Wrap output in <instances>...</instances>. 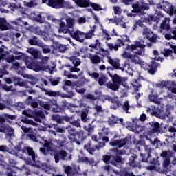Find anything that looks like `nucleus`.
I'll return each mask as SVG.
<instances>
[{"mask_svg": "<svg viewBox=\"0 0 176 176\" xmlns=\"http://www.w3.org/2000/svg\"><path fill=\"white\" fill-rule=\"evenodd\" d=\"M13 148L14 147L12 146V148H8L6 145H1L0 146V152L8 153L21 158L24 154H26L27 151L28 155L31 156L32 162H34L32 163V162H30L27 161L26 163L28 165H31L38 168H41L45 170V173L51 170V167L50 165L47 164H41L40 162L39 157L35 155V153L32 148L25 147L23 144H19L18 146L15 147L14 150H12Z\"/></svg>", "mask_w": 176, "mask_h": 176, "instance_id": "nucleus-1", "label": "nucleus"}, {"mask_svg": "<svg viewBox=\"0 0 176 176\" xmlns=\"http://www.w3.org/2000/svg\"><path fill=\"white\" fill-rule=\"evenodd\" d=\"M134 45H127L126 49L124 52L122 54V57L124 58H129L131 62L134 64H138L141 66V67L145 70L148 71L151 74H154L153 71H151V66L147 65L146 63L140 60L138 56H133L131 52L138 55L143 56L145 54V43L144 41H134Z\"/></svg>", "mask_w": 176, "mask_h": 176, "instance_id": "nucleus-2", "label": "nucleus"}, {"mask_svg": "<svg viewBox=\"0 0 176 176\" xmlns=\"http://www.w3.org/2000/svg\"><path fill=\"white\" fill-rule=\"evenodd\" d=\"M39 143L45 148L47 152L51 155H54V160L56 163H58L60 160L65 161L68 160V154L64 150H60L59 146H63V144H59L58 141L52 142L45 140L43 138H41Z\"/></svg>", "mask_w": 176, "mask_h": 176, "instance_id": "nucleus-3", "label": "nucleus"}, {"mask_svg": "<svg viewBox=\"0 0 176 176\" xmlns=\"http://www.w3.org/2000/svg\"><path fill=\"white\" fill-rule=\"evenodd\" d=\"M50 58L47 56L43 57L41 59V63L36 61H32L31 58H28L25 64H26L28 69L35 71L36 72L45 71L47 72H52L54 69L53 67H50V66L46 65L48 63Z\"/></svg>", "mask_w": 176, "mask_h": 176, "instance_id": "nucleus-4", "label": "nucleus"}, {"mask_svg": "<svg viewBox=\"0 0 176 176\" xmlns=\"http://www.w3.org/2000/svg\"><path fill=\"white\" fill-rule=\"evenodd\" d=\"M109 76L111 78H112V82H108L106 84V86H107L108 88L113 91H116L118 89V85H120L122 86H124V87L126 89H129L130 85L127 84L126 78H122L120 76H119L118 74H114L113 76L112 74H109Z\"/></svg>", "mask_w": 176, "mask_h": 176, "instance_id": "nucleus-5", "label": "nucleus"}, {"mask_svg": "<svg viewBox=\"0 0 176 176\" xmlns=\"http://www.w3.org/2000/svg\"><path fill=\"white\" fill-rule=\"evenodd\" d=\"M59 33L63 34H70L72 38H74L76 41L78 42H83L84 41V32L80 30H76L73 32L69 30L65 22H60V28H59Z\"/></svg>", "mask_w": 176, "mask_h": 176, "instance_id": "nucleus-6", "label": "nucleus"}, {"mask_svg": "<svg viewBox=\"0 0 176 176\" xmlns=\"http://www.w3.org/2000/svg\"><path fill=\"white\" fill-rule=\"evenodd\" d=\"M107 61L109 64L112 65L113 68L117 69H120L122 72H126L129 75H133V69L130 67L129 64H125L124 67H120V64L119 63L120 61L118 59H112L110 56H107Z\"/></svg>", "mask_w": 176, "mask_h": 176, "instance_id": "nucleus-7", "label": "nucleus"}, {"mask_svg": "<svg viewBox=\"0 0 176 176\" xmlns=\"http://www.w3.org/2000/svg\"><path fill=\"white\" fill-rule=\"evenodd\" d=\"M40 47L43 48L44 54H49L52 52V54L56 53L57 52H64V49L65 48V45L54 44V45H43L41 44ZM63 50H62V49Z\"/></svg>", "mask_w": 176, "mask_h": 176, "instance_id": "nucleus-8", "label": "nucleus"}, {"mask_svg": "<svg viewBox=\"0 0 176 176\" xmlns=\"http://www.w3.org/2000/svg\"><path fill=\"white\" fill-rule=\"evenodd\" d=\"M22 114L25 116H28L29 118H33L35 119L36 122H41V119L45 118V115L43 111H33L30 109L24 110L22 112Z\"/></svg>", "mask_w": 176, "mask_h": 176, "instance_id": "nucleus-9", "label": "nucleus"}, {"mask_svg": "<svg viewBox=\"0 0 176 176\" xmlns=\"http://www.w3.org/2000/svg\"><path fill=\"white\" fill-rule=\"evenodd\" d=\"M69 139L72 141V142H76L77 144L80 145V141H82L84 140V132L83 131H80L79 132V133H75V130L73 128H70L69 129Z\"/></svg>", "mask_w": 176, "mask_h": 176, "instance_id": "nucleus-10", "label": "nucleus"}, {"mask_svg": "<svg viewBox=\"0 0 176 176\" xmlns=\"http://www.w3.org/2000/svg\"><path fill=\"white\" fill-rule=\"evenodd\" d=\"M39 105L41 107H43L44 109L50 110V109L52 108L54 112L55 113L60 112L59 106L58 104H57V102L55 100H51L47 102L43 101H40Z\"/></svg>", "mask_w": 176, "mask_h": 176, "instance_id": "nucleus-11", "label": "nucleus"}, {"mask_svg": "<svg viewBox=\"0 0 176 176\" xmlns=\"http://www.w3.org/2000/svg\"><path fill=\"white\" fill-rule=\"evenodd\" d=\"M47 6L56 9H60L63 8H72V7L69 6V3L65 1V0H50L47 2Z\"/></svg>", "mask_w": 176, "mask_h": 176, "instance_id": "nucleus-12", "label": "nucleus"}, {"mask_svg": "<svg viewBox=\"0 0 176 176\" xmlns=\"http://www.w3.org/2000/svg\"><path fill=\"white\" fill-rule=\"evenodd\" d=\"M156 87H160L161 89H163L166 87L168 89V91H170L172 94H176V88H174L176 87V82L174 81H162L160 82L156 83Z\"/></svg>", "mask_w": 176, "mask_h": 176, "instance_id": "nucleus-13", "label": "nucleus"}, {"mask_svg": "<svg viewBox=\"0 0 176 176\" xmlns=\"http://www.w3.org/2000/svg\"><path fill=\"white\" fill-rule=\"evenodd\" d=\"M124 41L129 42L130 41L129 37L127 36L126 35H124V36H122V39L118 38L116 45L111 43H107V45L108 46L110 50H114L116 51H118V48H120L122 46L124 45Z\"/></svg>", "mask_w": 176, "mask_h": 176, "instance_id": "nucleus-14", "label": "nucleus"}, {"mask_svg": "<svg viewBox=\"0 0 176 176\" xmlns=\"http://www.w3.org/2000/svg\"><path fill=\"white\" fill-rule=\"evenodd\" d=\"M157 8L159 9L164 10L165 12H166L170 16H172L175 14L176 16V8H174L172 5L167 2L164 1L161 4L157 5Z\"/></svg>", "mask_w": 176, "mask_h": 176, "instance_id": "nucleus-15", "label": "nucleus"}, {"mask_svg": "<svg viewBox=\"0 0 176 176\" xmlns=\"http://www.w3.org/2000/svg\"><path fill=\"white\" fill-rule=\"evenodd\" d=\"M133 12H141L142 10H148L149 5L143 0H141L133 5Z\"/></svg>", "mask_w": 176, "mask_h": 176, "instance_id": "nucleus-16", "label": "nucleus"}, {"mask_svg": "<svg viewBox=\"0 0 176 176\" xmlns=\"http://www.w3.org/2000/svg\"><path fill=\"white\" fill-rule=\"evenodd\" d=\"M142 34L149 40L150 42L155 43L157 41V36L148 28H144Z\"/></svg>", "mask_w": 176, "mask_h": 176, "instance_id": "nucleus-17", "label": "nucleus"}, {"mask_svg": "<svg viewBox=\"0 0 176 176\" xmlns=\"http://www.w3.org/2000/svg\"><path fill=\"white\" fill-rule=\"evenodd\" d=\"M65 173H66L68 176H86L88 174V171H85L83 173H80V168L79 167H78V171L74 172L71 166H67L65 168Z\"/></svg>", "mask_w": 176, "mask_h": 176, "instance_id": "nucleus-18", "label": "nucleus"}, {"mask_svg": "<svg viewBox=\"0 0 176 176\" xmlns=\"http://www.w3.org/2000/svg\"><path fill=\"white\" fill-rule=\"evenodd\" d=\"M52 32V30L50 23H46L45 30L43 32L40 30L37 34L38 35H41L45 41H47L48 38L50 37V35Z\"/></svg>", "mask_w": 176, "mask_h": 176, "instance_id": "nucleus-19", "label": "nucleus"}, {"mask_svg": "<svg viewBox=\"0 0 176 176\" xmlns=\"http://www.w3.org/2000/svg\"><path fill=\"white\" fill-rule=\"evenodd\" d=\"M0 132L6 133V137H13L14 136V129L4 124L3 126H0Z\"/></svg>", "mask_w": 176, "mask_h": 176, "instance_id": "nucleus-20", "label": "nucleus"}, {"mask_svg": "<svg viewBox=\"0 0 176 176\" xmlns=\"http://www.w3.org/2000/svg\"><path fill=\"white\" fill-rule=\"evenodd\" d=\"M29 18L30 20L36 21L37 22L43 23L45 21V19H46V14L40 13L39 14L36 15L34 12H32L29 15Z\"/></svg>", "mask_w": 176, "mask_h": 176, "instance_id": "nucleus-21", "label": "nucleus"}, {"mask_svg": "<svg viewBox=\"0 0 176 176\" xmlns=\"http://www.w3.org/2000/svg\"><path fill=\"white\" fill-rule=\"evenodd\" d=\"M81 82L83 83L76 82L75 84L73 83L72 86H76V91L78 94H83L85 92V89L83 88H80L85 83H87L89 82L88 79H85V78H81Z\"/></svg>", "mask_w": 176, "mask_h": 176, "instance_id": "nucleus-22", "label": "nucleus"}, {"mask_svg": "<svg viewBox=\"0 0 176 176\" xmlns=\"http://www.w3.org/2000/svg\"><path fill=\"white\" fill-rule=\"evenodd\" d=\"M148 99L151 102L155 103L157 105H161L163 102V98H159L158 96L154 93V91H151V93L149 94Z\"/></svg>", "mask_w": 176, "mask_h": 176, "instance_id": "nucleus-23", "label": "nucleus"}, {"mask_svg": "<svg viewBox=\"0 0 176 176\" xmlns=\"http://www.w3.org/2000/svg\"><path fill=\"white\" fill-rule=\"evenodd\" d=\"M138 120L137 119L133 120V125L131 124V122H127L126 128L130 131L137 132L138 131V129L140 128V125H138Z\"/></svg>", "mask_w": 176, "mask_h": 176, "instance_id": "nucleus-24", "label": "nucleus"}, {"mask_svg": "<svg viewBox=\"0 0 176 176\" xmlns=\"http://www.w3.org/2000/svg\"><path fill=\"white\" fill-rule=\"evenodd\" d=\"M147 113H150V114L153 116H161L163 113L162 109H158L156 107H151V108H147Z\"/></svg>", "mask_w": 176, "mask_h": 176, "instance_id": "nucleus-25", "label": "nucleus"}, {"mask_svg": "<svg viewBox=\"0 0 176 176\" xmlns=\"http://www.w3.org/2000/svg\"><path fill=\"white\" fill-rule=\"evenodd\" d=\"M126 144V139L124 138L123 140H112L109 142V144L111 146H118V148H121L124 146Z\"/></svg>", "mask_w": 176, "mask_h": 176, "instance_id": "nucleus-26", "label": "nucleus"}, {"mask_svg": "<svg viewBox=\"0 0 176 176\" xmlns=\"http://www.w3.org/2000/svg\"><path fill=\"white\" fill-rule=\"evenodd\" d=\"M12 28V26L7 22L6 19L0 18V30L2 31L8 30Z\"/></svg>", "mask_w": 176, "mask_h": 176, "instance_id": "nucleus-27", "label": "nucleus"}, {"mask_svg": "<svg viewBox=\"0 0 176 176\" xmlns=\"http://www.w3.org/2000/svg\"><path fill=\"white\" fill-rule=\"evenodd\" d=\"M101 43L99 41L98 39H96L95 41L94 44H91V45H89V47H91L93 49H97V48H100V54H101L102 56H104V54H106V53H107V51L106 50H104V48H101Z\"/></svg>", "mask_w": 176, "mask_h": 176, "instance_id": "nucleus-28", "label": "nucleus"}, {"mask_svg": "<svg viewBox=\"0 0 176 176\" xmlns=\"http://www.w3.org/2000/svg\"><path fill=\"white\" fill-rule=\"evenodd\" d=\"M161 157L164 160V168H167L169 166L170 160V157L168 156V153L167 151H164L161 153Z\"/></svg>", "mask_w": 176, "mask_h": 176, "instance_id": "nucleus-29", "label": "nucleus"}, {"mask_svg": "<svg viewBox=\"0 0 176 176\" xmlns=\"http://www.w3.org/2000/svg\"><path fill=\"white\" fill-rule=\"evenodd\" d=\"M104 146H105V143H101L100 144V146H96L94 148H91V144L88 143L85 145V148L89 153L93 154V153L95 152L97 149H99L100 148H102Z\"/></svg>", "mask_w": 176, "mask_h": 176, "instance_id": "nucleus-30", "label": "nucleus"}, {"mask_svg": "<svg viewBox=\"0 0 176 176\" xmlns=\"http://www.w3.org/2000/svg\"><path fill=\"white\" fill-rule=\"evenodd\" d=\"M170 19L169 18H165L164 21L161 23L160 28L162 30L168 31L171 29L170 25Z\"/></svg>", "mask_w": 176, "mask_h": 176, "instance_id": "nucleus-31", "label": "nucleus"}, {"mask_svg": "<svg viewBox=\"0 0 176 176\" xmlns=\"http://www.w3.org/2000/svg\"><path fill=\"white\" fill-rule=\"evenodd\" d=\"M3 52V50L2 48H0V61L3 60L4 58H6V62L8 63H11L14 61V56L6 58L7 57L6 54H8V53L2 54Z\"/></svg>", "mask_w": 176, "mask_h": 176, "instance_id": "nucleus-32", "label": "nucleus"}, {"mask_svg": "<svg viewBox=\"0 0 176 176\" xmlns=\"http://www.w3.org/2000/svg\"><path fill=\"white\" fill-rule=\"evenodd\" d=\"M109 133V129L108 128H103L102 131L99 133V135L100 136V138H102V141L104 142H109V138L107 137Z\"/></svg>", "mask_w": 176, "mask_h": 176, "instance_id": "nucleus-33", "label": "nucleus"}, {"mask_svg": "<svg viewBox=\"0 0 176 176\" xmlns=\"http://www.w3.org/2000/svg\"><path fill=\"white\" fill-rule=\"evenodd\" d=\"M13 80L16 81L15 82V86H21L25 87L26 88H29L28 82H24L23 80H21L19 78H12Z\"/></svg>", "mask_w": 176, "mask_h": 176, "instance_id": "nucleus-34", "label": "nucleus"}, {"mask_svg": "<svg viewBox=\"0 0 176 176\" xmlns=\"http://www.w3.org/2000/svg\"><path fill=\"white\" fill-rule=\"evenodd\" d=\"M110 22L112 23H116V25H119L123 23V16H116L112 19H110Z\"/></svg>", "mask_w": 176, "mask_h": 176, "instance_id": "nucleus-35", "label": "nucleus"}, {"mask_svg": "<svg viewBox=\"0 0 176 176\" xmlns=\"http://www.w3.org/2000/svg\"><path fill=\"white\" fill-rule=\"evenodd\" d=\"M88 58L91 60L93 64H99L101 62L100 58L98 55L91 54H89Z\"/></svg>", "mask_w": 176, "mask_h": 176, "instance_id": "nucleus-36", "label": "nucleus"}, {"mask_svg": "<svg viewBox=\"0 0 176 176\" xmlns=\"http://www.w3.org/2000/svg\"><path fill=\"white\" fill-rule=\"evenodd\" d=\"M66 22H67V25H66L67 28L69 29V28L72 29V31H73L74 30V25H75V19L72 17H67V19H66Z\"/></svg>", "mask_w": 176, "mask_h": 176, "instance_id": "nucleus-37", "label": "nucleus"}, {"mask_svg": "<svg viewBox=\"0 0 176 176\" xmlns=\"http://www.w3.org/2000/svg\"><path fill=\"white\" fill-rule=\"evenodd\" d=\"M9 8H10V10L12 11L19 10V12H21L23 14H24V12H25V8H21V6H19L18 7L14 3H11L10 6H9Z\"/></svg>", "mask_w": 176, "mask_h": 176, "instance_id": "nucleus-38", "label": "nucleus"}, {"mask_svg": "<svg viewBox=\"0 0 176 176\" xmlns=\"http://www.w3.org/2000/svg\"><path fill=\"white\" fill-rule=\"evenodd\" d=\"M29 43L31 45L42 46V43L38 40L37 37H32V38L29 39Z\"/></svg>", "mask_w": 176, "mask_h": 176, "instance_id": "nucleus-39", "label": "nucleus"}, {"mask_svg": "<svg viewBox=\"0 0 176 176\" xmlns=\"http://www.w3.org/2000/svg\"><path fill=\"white\" fill-rule=\"evenodd\" d=\"M147 169L149 170H156V171H160L161 167H160V163L158 162V160L155 162V164H154L153 166H150L147 167Z\"/></svg>", "mask_w": 176, "mask_h": 176, "instance_id": "nucleus-40", "label": "nucleus"}, {"mask_svg": "<svg viewBox=\"0 0 176 176\" xmlns=\"http://www.w3.org/2000/svg\"><path fill=\"white\" fill-rule=\"evenodd\" d=\"M111 102L113 104V106H111V108L112 109H117L121 104L120 102H118V99L117 97H113L111 99Z\"/></svg>", "mask_w": 176, "mask_h": 176, "instance_id": "nucleus-41", "label": "nucleus"}, {"mask_svg": "<svg viewBox=\"0 0 176 176\" xmlns=\"http://www.w3.org/2000/svg\"><path fill=\"white\" fill-rule=\"evenodd\" d=\"M94 28H96V26L94 27V29L89 30V32L84 33V41L85 39H91L93 38V36H94Z\"/></svg>", "mask_w": 176, "mask_h": 176, "instance_id": "nucleus-42", "label": "nucleus"}, {"mask_svg": "<svg viewBox=\"0 0 176 176\" xmlns=\"http://www.w3.org/2000/svg\"><path fill=\"white\" fill-rule=\"evenodd\" d=\"M28 52L33 57L35 58H37L38 56H39V51L34 48H29L28 50Z\"/></svg>", "mask_w": 176, "mask_h": 176, "instance_id": "nucleus-43", "label": "nucleus"}, {"mask_svg": "<svg viewBox=\"0 0 176 176\" xmlns=\"http://www.w3.org/2000/svg\"><path fill=\"white\" fill-rule=\"evenodd\" d=\"M122 109L124 111L126 112V113H129V110L131 109V105L129 104V101L126 100L122 104Z\"/></svg>", "mask_w": 176, "mask_h": 176, "instance_id": "nucleus-44", "label": "nucleus"}, {"mask_svg": "<svg viewBox=\"0 0 176 176\" xmlns=\"http://www.w3.org/2000/svg\"><path fill=\"white\" fill-rule=\"evenodd\" d=\"M70 60L73 65L75 66H79L81 64V61L79 58H77L76 56H72Z\"/></svg>", "mask_w": 176, "mask_h": 176, "instance_id": "nucleus-45", "label": "nucleus"}, {"mask_svg": "<svg viewBox=\"0 0 176 176\" xmlns=\"http://www.w3.org/2000/svg\"><path fill=\"white\" fill-rule=\"evenodd\" d=\"M12 23L14 24L15 25L23 26L28 25V22H24L23 21L21 20V19H16L15 21L12 22Z\"/></svg>", "mask_w": 176, "mask_h": 176, "instance_id": "nucleus-46", "label": "nucleus"}, {"mask_svg": "<svg viewBox=\"0 0 176 176\" xmlns=\"http://www.w3.org/2000/svg\"><path fill=\"white\" fill-rule=\"evenodd\" d=\"M150 124L153 127V131L154 132L158 131L160 129V124H159L158 122H152L151 123H150Z\"/></svg>", "mask_w": 176, "mask_h": 176, "instance_id": "nucleus-47", "label": "nucleus"}, {"mask_svg": "<svg viewBox=\"0 0 176 176\" xmlns=\"http://www.w3.org/2000/svg\"><path fill=\"white\" fill-rule=\"evenodd\" d=\"M165 38H166L167 40H170V39H172V38L176 40V29H175L174 30H173L172 34H166V35H165Z\"/></svg>", "mask_w": 176, "mask_h": 176, "instance_id": "nucleus-48", "label": "nucleus"}, {"mask_svg": "<svg viewBox=\"0 0 176 176\" xmlns=\"http://www.w3.org/2000/svg\"><path fill=\"white\" fill-rule=\"evenodd\" d=\"M64 76H67L69 79H71V78L77 79L78 78L77 75L72 74L71 73H69L67 71H64Z\"/></svg>", "mask_w": 176, "mask_h": 176, "instance_id": "nucleus-49", "label": "nucleus"}, {"mask_svg": "<svg viewBox=\"0 0 176 176\" xmlns=\"http://www.w3.org/2000/svg\"><path fill=\"white\" fill-rule=\"evenodd\" d=\"M118 122V119L116 116H112L109 119L110 125L116 124Z\"/></svg>", "mask_w": 176, "mask_h": 176, "instance_id": "nucleus-50", "label": "nucleus"}, {"mask_svg": "<svg viewBox=\"0 0 176 176\" xmlns=\"http://www.w3.org/2000/svg\"><path fill=\"white\" fill-rule=\"evenodd\" d=\"M91 6L95 11H100L102 10V8L100 5L95 3H90Z\"/></svg>", "mask_w": 176, "mask_h": 176, "instance_id": "nucleus-51", "label": "nucleus"}, {"mask_svg": "<svg viewBox=\"0 0 176 176\" xmlns=\"http://www.w3.org/2000/svg\"><path fill=\"white\" fill-rule=\"evenodd\" d=\"M18 74L21 75L23 77V78H27L30 80L34 79V76L32 74H23V72L21 73L20 72H18Z\"/></svg>", "mask_w": 176, "mask_h": 176, "instance_id": "nucleus-52", "label": "nucleus"}, {"mask_svg": "<svg viewBox=\"0 0 176 176\" xmlns=\"http://www.w3.org/2000/svg\"><path fill=\"white\" fill-rule=\"evenodd\" d=\"M107 78L104 76H101L99 78V84L100 86L104 85V83L107 81Z\"/></svg>", "mask_w": 176, "mask_h": 176, "instance_id": "nucleus-53", "label": "nucleus"}, {"mask_svg": "<svg viewBox=\"0 0 176 176\" xmlns=\"http://www.w3.org/2000/svg\"><path fill=\"white\" fill-rule=\"evenodd\" d=\"M21 121L23 122V123H25L26 124H31V125H34V122L33 120H28V118H23L21 120Z\"/></svg>", "mask_w": 176, "mask_h": 176, "instance_id": "nucleus-54", "label": "nucleus"}, {"mask_svg": "<svg viewBox=\"0 0 176 176\" xmlns=\"http://www.w3.org/2000/svg\"><path fill=\"white\" fill-rule=\"evenodd\" d=\"M172 54L173 51L170 49H164V52H162V54H164L165 57H169Z\"/></svg>", "mask_w": 176, "mask_h": 176, "instance_id": "nucleus-55", "label": "nucleus"}, {"mask_svg": "<svg viewBox=\"0 0 176 176\" xmlns=\"http://www.w3.org/2000/svg\"><path fill=\"white\" fill-rule=\"evenodd\" d=\"M136 156L132 157V158L129 159V165L131 168H135V160Z\"/></svg>", "mask_w": 176, "mask_h": 176, "instance_id": "nucleus-56", "label": "nucleus"}, {"mask_svg": "<svg viewBox=\"0 0 176 176\" xmlns=\"http://www.w3.org/2000/svg\"><path fill=\"white\" fill-rule=\"evenodd\" d=\"M145 22L148 23L149 25H151L153 22H155L154 17L152 15L148 16L147 17V19L145 20Z\"/></svg>", "mask_w": 176, "mask_h": 176, "instance_id": "nucleus-57", "label": "nucleus"}, {"mask_svg": "<svg viewBox=\"0 0 176 176\" xmlns=\"http://www.w3.org/2000/svg\"><path fill=\"white\" fill-rule=\"evenodd\" d=\"M2 87L3 89L7 91V92H9V91H14V89H13V87L12 86H8V85H2Z\"/></svg>", "mask_w": 176, "mask_h": 176, "instance_id": "nucleus-58", "label": "nucleus"}, {"mask_svg": "<svg viewBox=\"0 0 176 176\" xmlns=\"http://www.w3.org/2000/svg\"><path fill=\"white\" fill-rule=\"evenodd\" d=\"M113 9L114 14L117 15H119L122 13V9L118 6H114Z\"/></svg>", "mask_w": 176, "mask_h": 176, "instance_id": "nucleus-59", "label": "nucleus"}, {"mask_svg": "<svg viewBox=\"0 0 176 176\" xmlns=\"http://www.w3.org/2000/svg\"><path fill=\"white\" fill-rule=\"evenodd\" d=\"M28 98L30 100H31V101H29V102L30 103V105L32 106V107L36 108L38 107V103L32 100V96H30Z\"/></svg>", "mask_w": 176, "mask_h": 176, "instance_id": "nucleus-60", "label": "nucleus"}, {"mask_svg": "<svg viewBox=\"0 0 176 176\" xmlns=\"http://www.w3.org/2000/svg\"><path fill=\"white\" fill-rule=\"evenodd\" d=\"M153 54L154 56H156V57H155V59H156L157 61H160V62H162V61H163L162 58L157 57V56H158V54H159V52H158L157 50H153Z\"/></svg>", "mask_w": 176, "mask_h": 176, "instance_id": "nucleus-61", "label": "nucleus"}, {"mask_svg": "<svg viewBox=\"0 0 176 176\" xmlns=\"http://www.w3.org/2000/svg\"><path fill=\"white\" fill-rule=\"evenodd\" d=\"M52 120H55L58 123H61L62 122L60 117L59 116H57V115H53L52 116Z\"/></svg>", "mask_w": 176, "mask_h": 176, "instance_id": "nucleus-62", "label": "nucleus"}, {"mask_svg": "<svg viewBox=\"0 0 176 176\" xmlns=\"http://www.w3.org/2000/svg\"><path fill=\"white\" fill-rule=\"evenodd\" d=\"M21 129L24 133H30L32 132V129L31 128H28L26 126H21Z\"/></svg>", "mask_w": 176, "mask_h": 176, "instance_id": "nucleus-63", "label": "nucleus"}, {"mask_svg": "<svg viewBox=\"0 0 176 176\" xmlns=\"http://www.w3.org/2000/svg\"><path fill=\"white\" fill-rule=\"evenodd\" d=\"M87 21L86 18L85 16H80L78 19V23L79 24H83L85 23Z\"/></svg>", "mask_w": 176, "mask_h": 176, "instance_id": "nucleus-64", "label": "nucleus"}]
</instances>
